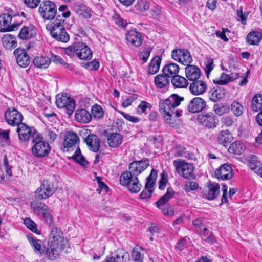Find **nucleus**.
Here are the masks:
<instances>
[{"mask_svg":"<svg viewBox=\"0 0 262 262\" xmlns=\"http://www.w3.org/2000/svg\"><path fill=\"white\" fill-rule=\"evenodd\" d=\"M184 100V97L173 94L165 99H161L159 103V110L166 123L170 126L174 127L178 125L176 118L181 116L182 111L177 109Z\"/></svg>","mask_w":262,"mask_h":262,"instance_id":"1","label":"nucleus"},{"mask_svg":"<svg viewBox=\"0 0 262 262\" xmlns=\"http://www.w3.org/2000/svg\"><path fill=\"white\" fill-rule=\"evenodd\" d=\"M64 53L71 58L76 56L81 60H90L92 57V52L86 44L83 42H75L63 49Z\"/></svg>","mask_w":262,"mask_h":262,"instance_id":"2","label":"nucleus"},{"mask_svg":"<svg viewBox=\"0 0 262 262\" xmlns=\"http://www.w3.org/2000/svg\"><path fill=\"white\" fill-rule=\"evenodd\" d=\"M31 148L32 154L36 158H41L47 156L51 151V146L48 142L43 140L40 134H35Z\"/></svg>","mask_w":262,"mask_h":262,"instance_id":"3","label":"nucleus"},{"mask_svg":"<svg viewBox=\"0 0 262 262\" xmlns=\"http://www.w3.org/2000/svg\"><path fill=\"white\" fill-rule=\"evenodd\" d=\"M120 183L122 186H126L132 193L138 192L142 187L138 177L128 172V171L122 173L120 177Z\"/></svg>","mask_w":262,"mask_h":262,"instance_id":"4","label":"nucleus"},{"mask_svg":"<svg viewBox=\"0 0 262 262\" xmlns=\"http://www.w3.org/2000/svg\"><path fill=\"white\" fill-rule=\"evenodd\" d=\"M38 12L44 20L54 21L57 14V6L53 1L43 0L39 5Z\"/></svg>","mask_w":262,"mask_h":262,"instance_id":"5","label":"nucleus"},{"mask_svg":"<svg viewBox=\"0 0 262 262\" xmlns=\"http://www.w3.org/2000/svg\"><path fill=\"white\" fill-rule=\"evenodd\" d=\"M174 194V191L171 188H168L166 193L156 202L157 207L161 210L162 213L167 216L172 217L174 215V211L167 203Z\"/></svg>","mask_w":262,"mask_h":262,"instance_id":"6","label":"nucleus"},{"mask_svg":"<svg viewBox=\"0 0 262 262\" xmlns=\"http://www.w3.org/2000/svg\"><path fill=\"white\" fill-rule=\"evenodd\" d=\"M31 208L33 211L41 214L43 221L50 227L53 226V217L48 207L43 203L34 200L30 203Z\"/></svg>","mask_w":262,"mask_h":262,"instance_id":"7","label":"nucleus"},{"mask_svg":"<svg viewBox=\"0 0 262 262\" xmlns=\"http://www.w3.org/2000/svg\"><path fill=\"white\" fill-rule=\"evenodd\" d=\"M62 24L53 21L52 24L46 25V29L50 31L52 36L57 41L67 42L70 39L69 35Z\"/></svg>","mask_w":262,"mask_h":262,"instance_id":"8","label":"nucleus"},{"mask_svg":"<svg viewBox=\"0 0 262 262\" xmlns=\"http://www.w3.org/2000/svg\"><path fill=\"white\" fill-rule=\"evenodd\" d=\"M173 163L176 169L180 176L188 180L195 179L194 167L192 164L181 160H176Z\"/></svg>","mask_w":262,"mask_h":262,"instance_id":"9","label":"nucleus"},{"mask_svg":"<svg viewBox=\"0 0 262 262\" xmlns=\"http://www.w3.org/2000/svg\"><path fill=\"white\" fill-rule=\"evenodd\" d=\"M19 15L11 14L9 13H4L0 15V31L9 32L17 29L22 24L23 21L18 22H13L11 24L12 18Z\"/></svg>","mask_w":262,"mask_h":262,"instance_id":"10","label":"nucleus"},{"mask_svg":"<svg viewBox=\"0 0 262 262\" xmlns=\"http://www.w3.org/2000/svg\"><path fill=\"white\" fill-rule=\"evenodd\" d=\"M64 244L48 243L47 247L45 249L46 257L49 260L53 261L58 259L64 249Z\"/></svg>","mask_w":262,"mask_h":262,"instance_id":"11","label":"nucleus"},{"mask_svg":"<svg viewBox=\"0 0 262 262\" xmlns=\"http://www.w3.org/2000/svg\"><path fill=\"white\" fill-rule=\"evenodd\" d=\"M171 57L175 61L187 66L192 62V58L189 51L185 49H176L171 51Z\"/></svg>","mask_w":262,"mask_h":262,"instance_id":"12","label":"nucleus"},{"mask_svg":"<svg viewBox=\"0 0 262 262\" xmlns=\"http://www.w3.org/2000/svg\"><path fill=\"white\" fill-rule=\"evenodd\" d=\"M157 177V171L152 169L150 174L146 179L145 188L140 195L141 199H148L151 197L154 192L153 187L155 184Z\"/></svg>","mask_w":262,"mask_h":262,"instance_id":"13","label":"nucleus"},{"mask_svg":"<svg viewBox=\"0 0 262 262\" xmlns=\"http://www.w3.org/2000/svg\"><path fill=\"white\" fill-rule=\"evenodd\" d=\"M197 120L201 124L208 128L216 127L219 123L217 116L212 112L201 113L198 116Z\"/></svg>","mask_w":262,"mask_h":262,"instance_id":"14","label":"nucleus"},{"mask_svg":"<svg viewBox=\"0 0 262 262\" xmlns=\"http://www.w3.org/2000/svg\"><path fill=\"white\" fill-rule=\"evenodd\" d=\"M5 118L7 123L12 126H17L23 123V116L21 113L16 109L13 108H8L5 113Z\"/></svg>","mask_w":262,"mask_h":262,"instance_id":"15","label":"nucleus"},{"mask_svg":"<svg viewBox=\"0 0 262 262\" xmlns=\"http://www.w3.org/2000/svg\"><path fill=\"white\" fill-rule=\"evenodd\" d=\"M16 131L19 140L24 142L28 141L31 138L33 140L35 134H39L35 129L30 127L24 123L18 125Z\"/></svg>","mask_w":262,"mask_h":262,"instance_id":"16","label":"nucleus"},{"mask_svg":"<svg viewBox=\"0 0 262 262\" xmlns=\"http://www.w3.org/2000/svg\"><path fill=\"white\" fill-rule=\"evenodd\" d=\"M149 165L147 158H143L139 161H135L129 165V171L130 174L138 177L141 172L145 170Z\"/></svg>","mask_w":262,"mask_h":262,"instance_id":"17","label":"nucleus"},{"mask_svg":"<svg viewBox=\"0 0 262 262\" xmlns=\"http://www.w3.org/2000/svg\"><path fill=\"white\" fill-rule=\"evenodd\" d=\"M214 176L219 180L223 181L230 180L233 176L231 165L228 163L222 165L214 171Z\"/></svg>","mask_w":262,"mask_h":262,"instance_id":"18","label":"nucleus"},{"mask_svg":"<svg viewBox=\"0 0 262 262\" xmlns=\"http://www.w3.org/2000/svg\"><path fill=\"white\" fill-rule=\"evenodd\" d=\"M13 54L19 66L26 68L29 65L31 61L30 57L25 49L18 48L14 51Z\"/></svg>","mask_w":262,"mask_h":262,"instance_id":"19","label":"nucleus"},{"mask_svg":"<svg viewBox=\"0 0 262 262\" xmlns=\"http://www.w3.org/2000/svg\"><path fill=\"white\" fill-rule=\"evenodd\" d=\"M54 192V189L51 187L50 185L47 182L44 181L36 190L35 196L38 200H44L52 195Z\"/></svg>","mask_w":262,"mask_h":262,"instance_id":"20","label":"nucleus"},{"mask_svg":"<svg viewBox=\"0 0 262 262\" xmlns=\"http://www.w3.org/2000/svg\"><path fill=\"white\" fill-rule=\"evenodd\" d=\"M69 102V116H71L75 108V100L70 97L64 95H57L56 96V104L57 106L60 108H63L65 107V103Z\"/></svg>","mask_w":262,"mask_h":262,"instance_id":"21","label":"nucleus"},{"mask_svg":"<svg viewBox=\"0 0 262 262\" xmlns=\"http://www.w3.org/2000/svg\"><path fill=\"white\" fill-rule=\"evenodd\" d=\"M206 106V102L203 99L195 97L190 101L187 107L189 112L194 114L201 112Z\"/></svg>","mask_w":262,"mask_h":262,"instance_id":"22","label":"nucleus"},{"mask_svg":"<svg viewBox=\"0 0 262 262\" xmlns=\"http://www.w3.org/2000/svg\"><path fill=\"white\" fill-rule=\"evenodd\" d=\"M126 39L132 45L136 47H140L143 41L141 34L135 30H131L126 33Z\"/></svg>","mask_w":262,"mask_h":262,"instance_id":"23","label":"nucleus"},{"mask_svg":"<svg viewBox=\"0 0 262 262\" xmlns=\"http://www.w3.org/2000/svg\"><path fill=\"white\" fill-rule=\"evenodd\" d=\"M207 84L202 80H195L190 83L189 90L194 95H200L204 94L207 90Z\"/></svg>","mask_w":262,"mask_h":262,"instance_id":"24","label":"nucleus"},{"mask_svg":"<svg viewBox=\"0 0 262 262\" xmlns=\"http://www.w3.org/2000/svg\"><path fill=\"white\" fill-rule=\"evenodd\" d=\"M79 141V137L75 133L72 131L68 132L64 137L63 147L68 151L71 148L76 147Z\"/></svg>","mask_w":262,"mask_h":262,"instance_id":"25","label":"nucleus"},{"mask_svg":"<svg viewBox=\"0 0 262 262\" xmlns=\"http://www.w3.org/2000/svg\"><path fill=\"white\" fill-rule=\"evenodd\" d=\"M27 239L35 252H37L40 254H44L45 246L43 241L35 238L32 234L27 235Z\"/></svg>","mask_w":262,"mask_h":262,"instance_id":"26","label":"nucleus"},{"mask_svg":"<svg viewBox=\"0 0 262 262\" xmlns=\"http://www.w3.org/2000/svg\"><path fill=\"white\" fill-rule=\"evenodd\" d=\"M219 184L210 183L207 186V189L204 192L203 197L208 200H213L219 195Z\"/></svg>","mask_w":262,"mask_h":262,"instance_id":"27","label":"nucleus"},{"mask_svg":"<svg viewBox=\"0 0 262 262\" xmlns=\"http://www.w3.org/2000/svg\"><path fill=\"white\" fill-rule=\"evenodd\" d=\"M107 142L110 147L116 148L122 142L123 136L117 133H111L106 135Z\"/></svg>","mask_w":262,"mask_h":262,"instance_id":"28","label":"nucleus"},{"mask_svg":"<svg viewBox=\"0 0 262 262\" xmlns=\"http://www.w3.org/2000/svg\"><path fill=\"white\" fill-rule=\"evenodd\" d=\"M71 15V12L69 10L68 6L66 5H61L58 8V12L57 11L54 22H57L58 24H62Z\"/></svg>","mask_w":262,"mask_h":262,"instance_id":"29","label":"nucleus"},{"mask_svg":"<svg viewBox=\"0 0 262 262\" xmlns=\"http://www.w3.org/2000/svg\"><path fill=\"white\" fill-rule=\"evenodd\" d=\"M89 149L94 152H97L100 148V140L94 134H90L84 140Z\"/></svg>","mask_w":262,"mask_h":262,"instance_id":"30","label":"nucleus"},{"mask_svg":"<svg viewBox=\"0 0 262 262\" xmlns=\"http://www.w3.org/2000/svg\"><path fill=\"white\" fill-rule=\"evenodd\" d=\"M62 235V231L60 228L56 227L53 228L49 234L48 243L64 244Z\"/></svg>","mask_w":262,"mask_h":262,"instance_id":"31","label":"nucleus"},{"mask_svg":"<svg viewBox=\"0 0 262 262\" xmlns=\"http://www.w3.org/2000/svg\"><path fill=\"white\" fill-rule=\"evenodd\" d=\"M186 76L188 80L194 81L199 78L201 76L200 69L194 65L188 64L185 68Z\"/></svg>","mask_w":262,"mask_h":262,"instance_id":"32","label":"nucleus"},{"mask_svg":"<svg viewBox=\"0 0 262 262\" xmlns=\"http://www.w3.org/2000/svg\"><path fill=\"white\" fill-rule=\"evenodd\" d=\"M75 118L78 122L86 123L91 120L92 116L85 109L77 110L75 114Z\"/></svg>","mask_w":262,"mask_h":262,"instance_id":"33","label":"nucleus"},{"mask_svg":"<svg viewBox=\"0 0 262 262\" xmlns=\"http://www.w3.org/2000/svg\"><path fill=\"white\" fill-rule=\"evenodd\" d=\"M179 70L180 68L178 64L174 63H170L163 67L162 72L170 78L177 75Z\"/></svg>","mask_w":262,"mask_h":262,"instance_id":"34","label":"nucleus"},{"mask_svg":"<svg viewBox=\"0 0 262 262\" xmlns=\"http://www.w3.org/2000/svg\"><path fill=\"white\" fill-rule=\"evenodd\" d=\"M3 46L6 49L11 50L16 47L17 43L15 37L9 34H5L2 38Z\"/></svg>","mask_w":262,"mask_h":262,"instance_id":"35","label":"nucleus"},{"mask_svg":"<svg viewBox=\"0 0 262 262\" xmlns=\"http://www.w3.org/2000/svg\"><path fill=\"white\" fill-rule=\"evenodd\" d=\"M154 82L156 86L159 88H166L170 84V78L165 74H159L155 76Z\"/></svg>","mask_w":262,"mask_h":262,"instance_id":"36","label":"nucleus"},{"mask_svg":"<svg viewBox=\"0 0 262 262\" xmlns=\"http://www.w3.org/2000/svg\"><path fill=\"white\" fill-rule=\"evenodd\" d=\"M33 63L38 68L47 69L51 63V60L46 56H37L34 58Z\"/></svg>","mask_w":262,"mask_h":262,"instance_id":"37","label":"nucleus"},{"mask_svg":"<svg viewBox=\"0 0 262 262\" xmlns=\"http://www.w3.org/2000/svg\"><path fill=\"white\" fill-rule=\"evenodd\" d=\"M210 100L215 102L225 97V90L223 88L218 87L216 89H212L210 91Z\"/></svg>","mask_w":262,"mask_h":262,"instance_id":"38","label":"nucleus"},{"mask_svg":"<svg viewBox=\"0 0 262 262\" xmlns=\"http://www.w3.org/2000/svg\"><path fill=\"white\" fill-rule=\"evenodd\" d=\"M262 38V34L258 31L249 33L247 36V41L252 45H258Z\"/></svg>","mask_w":262,"mask_h":262,"instance_id":"39","label":"nucleus"},{"mask_svg":"<svg viewBox=\"0 0 262 262\" xmlns=\"http://www.w3.org/2000/svg\"><path fill=\"white\" fill-rule=\"evenodd\" d=\"M231 135L227 130L221 131L217 137L219 143L224 146H227L231 142Z\"/></svg>","mask_w":262,"mask_h":262,"instance_id":"40","label":"nucleus"},{"mask_svg":"<svg viewBox=\"0 0 262 262\" xmlns=\"http://www.w3.org/2000/svg\"><path fill=\"white\" fill-rule=\"evenodd\" d=\"M171 81L176 88H186L188 85L187 80L185 77L178 75L173 76Z\"/></svg>","mask_w":262,"mask_h":262,"instance_id":"41","label":"nucleus"},{"mask_svg":"<svg viewBox=\"0 0 262 262\" xmlns=\"http://www.w3.org/2000/svg\"><path fill=\"white\" fill-rule=\"evenodd\" d=\"M161 58L159 56H156L150 61L148 67V73L150 75L157 73L160 68Z\"/></svg>","mask_w":262,"mask_h":262,"instance_id":"42","label":"nucleus"},{"mask_svg":"<svg viewBox=\"0 0 262 262\" xmlns=\"http://www.w3.org/2000/svg\"><path fill=\"white\" fill-rule=\"evenodd\" d=\"M245 150L244 144L240 141H236L230 146L228 151L235 155H241Z\"/></svg>","mask_w":262,"mask_h":262,"instance_id":"43","label":"nucleus"},{"mask_svg":"<svg viewBox=\"0 0 262 262\" xmlns=\"http://www.w3.org/2000/svg\"><path fill=\"white\" fill-rule=\"evenodd\" d=\"M34 31L33 26H24L20 30L18 36L22 39H27L32 37Z\"/></svg>","mask_w":262,"mask_h":262,"instance_id":"44","label":"nucleus"},{"mask_svg":"<svg viewBox=\"0 0 262 262\" xmlns=\"http://www.w3.org/2000/svg\"><path fill=\"white\" fill-rule=\"evenodd\" d=\"M114 258L116 262H124L128 258L129 254L122 249H118L116 250L113 256H110Z\"/></svg>","mask_w":262,"mask_h":262,"instance_id":"45","label":"nucleus"},{"mask_svg":"<svg viewBox=\"0 0 262 262\" xmlns=\"http://www.w3.org/2000/svg\"><path fill=\"white\" fill-rule=\"evenodd\" d=\"M252 108L254 112L262 110V94H256L252 101Z\"/></svg>","mask_w":262,"mask_h":262,"instance_id":"46","label":"nucleus"},{"mask_svg":"<svg viewBox=\"0 0 262 262\" xmlns=\"http://www.w3.org/2000/svg\"><path fill=\"white\" fill-rule=\"evenodd\" d=\"M71 158L83 166H86L88 163L84 157L81 155V151L79 147H77Z\"/></svg>","mask_w":262,"mask_h":262,"instance_id":"47","label":"nucleus"},{"mask_svg":"<svg viewBox=\"0 0 262 262\" xmlns=\"http://www.w3.org/2000/svg\"><path fill=\"white\" fill-rule=\"evenodd\" d=\"M24 223L26 226L31 231L37 234H40L41 232L39 229L37 228L36 224L30 218H26L24 220Z\"/></svg>","mask_w":262,"mask_h":262,"instance_id":"48","label":"nucleus"},{"mask_svg":"<svg viewBox=\"0 0 262 262\" xmlns=\"http://www.w3.org/2000/svg\"><path fill=\"white\" fill-rule=\"evenodd\" d=\"M231 110L236 116H240L243 114L244 107L238 102L234 101L231 105Z\"/></svg>","mask_w":262,"mask_h":262,"instance_id":"49","label":"nucleus"},{"mask_svg":"<svg viewBox=\"0 0 262 262\" xmlns=\"http://www.w3.org/2000/svg\"><path fill=\"white\" fill-rule=\"evenodd\" d=\"M151 108V105L148 102L142 101L137 108V114L141 115L142 113H146L147 110H150Z\"/></svg>","mask_w":262,"mask_h":262,"instance_id":"50","label":"nucleus"},{"mask_svg":"<svg viewBox=\"0 0 262 262\" xmlns=\"http://www.w3.org/2000/svg\"><path fill=\"white\" fill-rule=\"evenodd\" d=\"M92 113L94 118H101L103 115V112L101 106L95 105L91 109Z\"/></svg>","mask_w":262,"mask_h":262,"instance_id":"51","label":"nucleus"},{"mask_svg":"<svg viewBox=\"0 0 262 262\" xmlns=\"http://www.w3.org/2000/svg\"><path fill=\"white\" fill-rule=\"evenodd\" d=\"M137 10L140 11H145L149 9V3L145 0H141L136 6Z\"/></svg>","mask_w":262,"mask_h":262,"instance_id":"52","label":"nucleus"},{"mask_svg":"<svg viewBox=\"0 0 262 262\" xmlns=\"http://www.w3.org/2000/svg\"><path fill=\"white\" fill-rule=\"evenodd\" d=\"M214 112L220 116L223 115L229 112V107L226 106H222L220 107L218 104H215L213 107Z\"/></svg>","mask_w":262,"mask_h":262,"instance_id":"53","label":"nucleus"},{"mask_svg":"<svg viewBox=\"0 0 262 262\" xmlns=\"http://www.w3.org/2000/svg\"><path fill=\"white\" fill-rule=\"evenodd\" d=\"M228 74L225 73H222L220 79L219 80H214L213 82L215 84L220 85H224L229 82Z\"/></svg>","mask_w":262,"mask_h":262,"instance_id":"54","label":"nucleus"},{"mask_svg":"<svg viewBox=\"0 0 262 262\" xmlns=\"http://www.w3.org/2000/svg\"><path fill=\"white\" fill-rule=\"evenodd\" d=\"M113 19L115 23L119 27H121L122 28L125 27L127 23L126 20H124L122 18H121L119 15L115 14L113 16Z\"/></svg>","mask_w":262,"mask_h":262,"instance_id":"55","label":"nucleus"},{"mask_svg":"<svg viewBox=\"0 0 262 262\" xmlns=\"http://www.w3.org/2000/svg\"><path fill=\"white\" fill-rule=\"evenodd\" d=\"M167 176L166 172H163L161 174V179L159 181V189L160 190H163L167 183Z\"/></svg>","mask_w":262,"mask_h":262,"instance_id":"56","label":"nucleus"},{"mask_svg":"<svg viewBox=\"0 0 262 262\" xmlns=\"http://www.w3.org/2000/svg\"><path fill=\"white\" fill-rule=\"evenodd\" d=\"M118 112L120 113L124 118L131 122L137 123L139 122L140 120V119L137 117L131 116L129 114L125 113L122 111H118Z\"/></svg>","mask_w":262,"mask_h":262,"instance_id":"57","label":"nucleus"},{"mask_svg":"<svg viewBox=\"0 0 262 262\" xmlns=\"http://www.w3.org/2000/svg\"><path fill=\"white\" fill-rule=\"evenodd\" d=\"M213 69V60L211 58H207L206 63L205 73L208 75Z\"/></svg>","mask_w":262,"mask_h":262,"instance_id":"58","label":"nucleus"},{"mask_svg":"<svg viewBox=\"0 0 262 262\" xmlns=\"http://www.w3.org/2000/svg\"><path fill=\"white\" fill-rule=\"evenodd\" d=\"M3 165L5 168L6 172L7 175L9 177L12 176V173L11 171V166L9 165V160L7 157V156L5 155L3 160Z\"/></svg>","mask_w":262,"mask_h":262,"instance_id":"59","label":"nucleus"},{"mask_svg":"<svg viewBox=\"0 0 262 262\" xmlns=\"http://www.w3.org/2000/svg\"><path fill=\"white\" fill-rule=\"evenodd\" d=\"M221 122L224 125L227 127L232 126L234 123V121L233 118L231 116H227L222 118L221 119Z\"/></svg>","mask_w":262,"mask_h":262,"instance_id":"60","label":"nucleus"},{"mask_svg":"<svg viewBox=\"0 0 262 262\" xmlns=\"http://www.w3.org/2000/svg\"><path fill=\"white\" fill-rule=\"evenodd\" d=\"M186 241L184 238L179 240L175 246V249L180 252L186 248Z\"/></svg>","mask_w":262,"mask_h":262,"instance_id":"61","label":"nucleus"},{"mask_svg":"<svg viewBox=\"0 0 262 262\" xmlns=\"http://www.w3.org/2000/svg\"><path fill=\"white\" fill-rule=\"evenodd\" d=\"M24 2L28 7L35 8L39 5L40 0H24Z\"/></svg>","mask_w":262,"mask_h":262,"instance_id":"62","label":"nucleus"},{"mask_svg":"<svg viewBox=\"0 0 262 262\" xmlns=\"http://www.w3.org/2000/svg\"><path fill=\"white\" fill-rule=\"evenodd\" d=\"M149 141L152 145L155 148H158L160 146V143L159 138L156 136H151L149 137Z\"/></svg>","mask_w":262,"mask_h":262,"instance_id":"63","label":"nucleus"},{"mask_svg":"<svg viewBox=\"0 0 262 262\" xmlns=\"http://www.w3.org/2000/svg\"><path fill=\"white\" fill-rule=\"evenodd\" d=\"M86 66L89 67L91 70L96 71L99 69L100 64L98 61L93 60L92 61L88 62Z\"/></svg>","mask_w":262,"mask_h":262,"instance_id":"64","label":"nucleus"}]
</instances>
